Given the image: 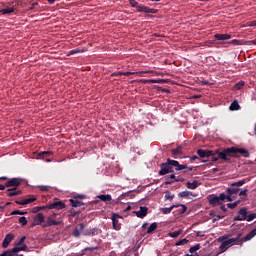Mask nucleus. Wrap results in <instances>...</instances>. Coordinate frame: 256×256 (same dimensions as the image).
I'll return each instance as SVG.
<instances>
[{"instance_id":"bf43d9fd","label":"nucleus","mask_w":256,"mask_h":256,"mask_svg":"<svg viewBox=\"0 0 256 256\" xmlns=\"http://www.w3.org/2000/svg\"><path fill=\"white\" fill-rule=\"evenodd\" d=\"M234 221H245V220H244V218L241 217V216H236V217L234 218Z\"/></svg>"},{"instance_id":"9d476101","label":"nucleus","mask_w":256,"mask_h":256,"mask_svg":"<svg viewBox=\"0 0 256 256\" xmlns=\"http://www.w3.org/2000/svg\"><path fill=\"white\" fill-rule=\"evenodd\" d=\"M15 239V236L11 233L7 234L2 242L3 249H7L11 242Z\"/></svg>"},{"instance_id":"4be33fe9","label":"nucleus","mask_w":256,"mask_h":256,"mask_svg":"<svg viewBox=\"0 0 256 256\" xmlns=\"http://www.w3.org/2000/svg\"><path fill=\"white\" fill-rule=\"evenodd\" d=\"M0 256H19V254H17L15 248H12L5 250Z\"/></svg>"},{"instance_id":"338daca9","label":"nucleus","mask_w":256,"mask_h":256,"mask_svg":"<svg viewBox=\"0 0 256 256\" xmlns=\"http://www.w3.org/2000/svg\"><path fill=\"white\" fill-rule=\"evenodd\" d=\"M128 211H131V206H127L125 209H124V212L127 213Z\"/></svg>"},{"instance_id":"c03bdc74","label":"nucleus","mask_w":256,"mask_h":256,"mask_svg":"<svg viewBox=\"0 0 256 256\" xmlns=\"http://www.w3.org/2000/svg\"><path fill=\"white\" fill-rule=\"evenodd\" d=\"M253 219H256V213L247 214L245 221H253Z\"/></svg>"},{"instance_id":"49530a36","label":"nucleus","mask_w":256,"mask_h":256,"mask_svg":"<svg viewBox=\"0 0 256 256\" xmlns=\"http://www.w3.org/2000/svg\"><path fill=\"white\" fill-rule=\"evenodd\" d=\"M247 191H249V189H247V188H245L244 190H240V191L238 192V195H239L240 197H247Z\"/></svg>"},{"instance_id":"7c9ffc66","label":"nucleus","mask_w":256,"mask_h":256,"mask_svg":"<svg viewBox=\"0 0 256 256\" xmlns=\"http://www.w3.org/2000/svg\"><path fill=\"white\" fill-rule=\"evenodd\" d=\"M175 207H177V205H172L170 206L169 208H162L161 212L164 214V215H169V213H171L173 211V209H175Z\"/></svg>"},{"instance_id":"052dcab7","label":"nucleus","mask_w":256,"mask_h":256,"mask_svg":"<svg viewBox=\"0 0 256 256\" xmlns=\"http://www.w3.org/2000/svg\"><path fill=\"white\" fill-rule=\"evenodd\" d=\"M231 45H239V40H232L229 42Z\"/></svg>"},{"instance_id":"412c9836","label":"nucleus","mask_w":256,"mask_h":256,"mask_svg":"<svg viewBox=\"0 0 256 256\" xmlns=\"http://www.w3.org/2000/svg\"><path fill=\"white\" fill-rule=\"evenodd\" d=\"M177 181H181L180 179H177V177L175 176V174H171L169 177L166 178V185H173V183L177 182Z\"/></svg>"},{"instance_id":"a18cd8bd","label":"nucleus","mask_w":256,"mask_h":256,"mask_svg":"<svg viewBox=\"0 0 256 256\" xmlns=\"http://www.w3.org/2000/svg\"><path fill=\"white\" fill-rule=\"evenodd\" d=\"M245 86V82L244 81H240L238 83L235 84V89L239 90L241 88H243Z\"/></svg>"},{"instance_id":"7ed1b4c3","label":"nucleus","mask_w":256,"mask_h":256,"mask_svg":"<svg viewBox=\"0 0 256 256\" xmlns=\"http://www.w3.org/2000/svg\"><path fill=\"white\" fill-rule=\"evenodd\" d=\"M245 183H247V180L245 179H242L238 182L230 183V187L226 189V193H225L226 201H235V199H237L239 195V191H241V188L239 187H243Z\"/></svg>"},{"instance_id":"a211bd4d","label":"nucleus","mask_w":256,"mask_h":256,"mask_svg":"<svg viewBox=\"0 0 256 256\" xmlns=\"http://www.w3.org/2000/svg\"><path fill=\"white\" fill-rule=\"evenodd\" d=\"M255 235H256V228L250 231L244 238H241L242 243L251 241L253 237H255Z\"/></svg>"},{"instance_id":"e2e57ef3","label":"nucleus","mask_w":256,"mask_h":256,"mask_svg":"<svg viewBox=\"0 0 256 256\" xmlns=\"http://www.w3.org/2000/svg\"><path fill=\"white\" fill-rule=\"evenodd\" d=\"M120 73H122V72H114V73H112V77H119L120 75H123Z\"/></svg>"},{"instance_id":"1a4fd4ad","label":"nucleus","mask_w":256,"mask_h":256,"mask_svg":"<svg viewBox=\"0 0 256 256\" xmlns=\"http://www.w3.org/2000/svg\"><path fill=\"white\" fill-rule=\"evenodd\" d=\"M48 209H57V210H61V209H65L66 205L65 202L63 201H54L50 204L47 205Z\"/></svg>"},{"instance_id":"9b49d317","label":"nucleus","mask_w":256,"mask_h":256,"mask_svg":"<svg viewBox=\"0 0 256 256\" xmlns=\"http://www.w3.org/2000/svg\"><path fill=\"white\" fill-rule=\"evenodd\" d=\"M23 191L17 188H8L6 190V197H17V195H22Z\"/></svg>"},{"instance_id":"ea45409f","label":"nucleus","mask_w":256,"mask_h":256,"mask_svg":"<svg viewBox=\"0 0 256 256\" xmlns=\"http://www.w3.org/2000/svg\"><path fill=\"white\" fill-rule=\"evenodd\" d=\"M201 249V244H196L189 249V253H195V251H199Z\"/></svg>"},{"instance_id":"774afa93","label":"nucleus","mask_w":256,"mask_h":256,"mask_svg":"<svg viewBox=\"0 0 256 256\" xmlns=\"http://www.w3.org/2000/svg\"><path fill=\"white\" fill-rule=\"evenodd\" d=\"M201 83H202V85H209V81H207V80H202Z\"/></svg>"},{"instance_id":"c85d7f7f","label":"nucleus","mask_w":256,"mask_h":256,"mask_svg":"<svg viewBox=\"0 0 256 256\" xmlns=\"http://www.w3.org/2000/svg\"><path fill=\"white\" fill-rule=\"evenodd\" d=\"M178 197H181L182 199H184L185 197H193V192L189 191V190H185L182 191L178 194Z\"/></svg>"},{"instance_id":"a19ab883","label":"nucleus","mask_w":256,"mask_h":256,"mask_svg":"<svg viewBox=\"0 0 256 256\" xmlns=\"http://www.w3.org/2000/svg\"><path fill=\"white\" fill-rule=\"evenodd\" d=\"M77 53H83V50H81V49H79V48L70 50V51L68 52V56H69V55H77Z\"/></svg>"},{"instance_id":"f03ea898","label":"nucleus","mask_w":256,"mask_h":256,"mask_svg":"<svg viewBox=\"0 0 256 256\" xmlns=\"http://www.w3.org/2000/svg\"><path fill=\"white\" fill-rule=\"evenodd\" d=\"M243 234L239 233L236 238H231V235L226 234L218 238V242L221 243L219 246L220 253H225L229 247L233 245H243V240H241Z\"/></svg>"},{"instance_id":"0eeeda50","label":"nucleus","mask_w":256,"mask_h":256,"mask_svg":"<svg viewBox=\"0 0 256 256\" xmlns=\"http://www.w3.org/2000/svg\"><path fill=\"white\" fill-rule=\"evenodd\" d=\"M21 183H23L21 178H10L5 182V187L7 189H17V187H21Z\"/></svg>"},{"instance_id":"f8f14e48","label":"nucleus","mask_w":256,"mask_h":256,"mask_svg":"<svg viewBox=\"0 0 256 256\" xmlns=\"http://www.w3.org/2000/svg\"><path fill=\"white\" fill-rule=\"evenodd\" d=\"M197 155H199L201 159H205V157H212V155H215V153L213 152V150L198 149Z\"/></svg>"},{"instance_id":"69168bd1","label":"nucleus","mask_w":256,"mask_h":256,"mask_svg":"<svg viewBox=\"0 0 256 256\" xmlns=\"http://www.w3.org/2000/svg\"><path fill=\"white\" fill-rule=\"evenodd\" d=\"M9 179L7 176L0 177V181H9Z\"/></svg>"},{"instance_id":"5fc2aeb1","label":"nucleus","mask_w":256,"mask_h":256,"mask_svg":"<svg viewBox=\"0 0 256 256\" xmlns=\"http://www.w3.org/2000/svg\"><path fill=\"white\" fill-rule=\"evenodd\" d=\"M25 239H27V237L22 236V237L20 238L19 242L17 243V245H23V244H25Z\"/></svg>"},{"instance_id":"79ce46f5","label":"nucleus","mask_w":256,"mask_h":256,"mask_svg":"<svg viewBox=\"0 0 256 256\" xmlns=\"http://www.w3.org/2000/svg\"><path fill=\"white\" fill-rule=\"evenodd\" d=\"M187 243H189V240H187V239H181V240H179V241H177L176 242V247H179V246H181V245H187Z\"/></svg>"},{"instance_id":"dca6fc26","label":"nucleus","mask_w":256,"mask_h":256,"mask_svg":"<svg viewBox=\"0 0 256 256\" xmlns=\"http://www.w3.org/2000/svg\"><path fill=\"white\" fill-rule=\"evenodd\" d=\"M61 223H63V221H55L51 217H48L47 221L44 224H42V227H53L61 225Z\"/></svg>"},{"instance_id":"5701e85b","label":"nucleus","mask_w":256,"mask_h":256,"mask_svg":"<svg viewBox=\"0 0 256 256\" xmlns=\"http://www.w3.org/2000/svg\"><path fill=\"white\" fill-rule=\"evenodd\" d=\"M181 153H183V148L181 146L171 150V154L174 159H177V155H181Z\"/></svg>"},{"instance_id":"393cba45","label":"nucleus","mask_w":256,"mask_h":256,"mask_svg":"<svg viewBox=\"0 0 256 256\" xmlns=\"http://www.w3.org/2000/svg\"><path fill=\"white\" fill-rule=\"evenodd\" d=\"M15 11H17V8H4L0 10V13L2 15H11V13H15Z\"/></svg>"},{"instance_id":"6e6d98bb","label":"nucleus","mask_w":256,"mask_h":256,"mask_svg":"<svg viewBox=\"0 0 256 256\" xmlns=\"http://www.w3.org/2000/svg\"><path fill=\"white\" fill-rule=\"evenodd\" d=\"M72 235H73L74 237H79V235H81V232L78 231V230H76V228H75L74 231L72 232Z\"/></svg>"},{"instance_id":"4d7b16f0","label":"nucleus","mask_w":256,"mask_h":256,"mask_svg":"<svg viewBox=\"0 0 256 256\" xmlns=\"http://www.w3.org/2000/svg\"><path fill=\"white\" fill-rule=\"evenodd\" d=\"M120 75H124L125 77H129V75H135V72H122Z\"/></svg>"},{"instance_id":"f257e3e1","label":"nucleus","mask_w":256,"mask_h":256,"mask_svg":"<svg viewBox=\"0 0 256 256\" xmlns=\"http://www.w3.org/2000/svg\"><path fill=\"white\" fill-rule=\"evenodd\" d=\"M239 155L245 158H249L250 156L249 151L245 148L230 147L224 148L221 153H219V158L229 163L231 161L229 157H239Z\"/></svg>"},{"instance_id":"c756f323","label":"nucleus","mask_w":256,"mask_h":256,"mask_svg":"<svg viewBox=\"0 0 256 256\" xmlns=\"http://www.w3.org/2000/svg\"><path fill=\"white\" fill-rule=\"evenodd\" d=\"M176 207H179L178 211V215H183V213H185V211H187V207L185 206V204H176Z\"/></svg>"},{"instance_id":"0e129e2a","label":"nucleus","mask_w":256,"mask_h":256,"mask_svg":"<svg viewBox=\"0 0 256 256\" xmlns=\"http://www.w3.org/2000/svg\"><path fill=\"white\" fill-rule=\"evenodd\" d=\"M74 199H85V195L83 194L77 195Z\"/></svg>"},{"instance_id":"2f4dec72","label":"nucleus","mask_w":256,"mask_h":256,"mask_svg":"<svg viewBox=\"0 0 256 256\" xmlns=\"http://www.w3.org/2000/svg\"><path fill=\"white\" fill-rule=\"evenodd\" d=\"M178 165H174L175 171H183V169H189V167L187 166V164H179V161H177Z\"/></svg>"},{"instance_id":"3c124183","label":"nucleus","mask_w":256,"mask_h":256,"mask_svg":"<svg viewBox=\"0 0 256 256\" xmlns=\"http://www.w3.org/2000/svg\"><path fill=\"white\" fill-rule=\"evenodd\" d=\"M175 195L171 194V192H166L165 194V198L166 199H170V201H172V199H174Z\"/></svg>"},{"instance_id":"603ef678","label":"nucleus","mask_w":256,"mask_h":256,"mask_svg":"<svg viewBox=\"0 0 256 256\" xmlns=\"http://www.w3.org/2000/svg\"><path fill=\"white\" fill-rule=\"evenodd\" d=\"M37 7H39V3L34 2L31 7L29 8V11H33L34 9H37Z\"/></svg>"},{"instance_id":"13d9d810","label":"nucleus","mask_w":256,"mask_h":256,"mask_svg":"<svg viewBox=\"0 0 256 256\" xmlns=\"http://www.w3.org/2000/svg\"><path fill=\"white\" fill-rule=\"evenodd\" d=\"M220 209L221 211H223L224 213H227V207L224 204H220Z\"/></svg>"},{"instance_id":"c9c22d12","label":"nucleus","mask_w":256,"mask_h":256,"mask_svg":"<svg viewBox=\"0 0 256 256\" xmlns=\"http://www.w3.org/2000/svg\"><path fill=\"white\" fill-rule=\"evenodd\" d=\"M143 83H165L164 79H149V80H142Z\"/></svg>"},{"instance_id":"f704fd0d","label":"nucleus","mask_w":256,"mask_h":256,"mask_svg":"<svg viewBox=\"0 0 256 256\" xmlns=\"http://www.w3.org/2000/svg\"><path fill=\"white\" fill-rule=\"evenodd\" d=\"M181 233H183V230H178V231L170 232L168 234V236L172 237L173 239H177V237H179V235H181Z\"/></svg>"},{"instance_id":"cd10ccee","label":"nucleus","mask_w":256,"mask_h":256,"mask_svg":"<svg viewBox=\"0 0 256 256\" xmlns=\"http://www.w3.org/2000/svg\"><path fill=\"white\" fill-rule=\"evenodd\" d=\"M53 155V151H43L38 153V159H45V157H51Z\"/></svg>"},{"instance_id":"bb28decb","label":"nucleus","mask_w":256,"mask_h":256,"mask_svg":"<svg viewBox=\"0 0 256 256\" xmlns=\"http://www.w3.org/2000/svg\"><path fill=\"white\" fill-rule=\"evenodd\" d=\"M70 205L72 207H82V205H85V203H83V202L77 200L76 198H74V199H70Z\"/></svg>"},{"instance_id":"b1692460","label":"nucleus","mask_w":256,"mask_h":256,"mask_svg":"<svg viewBox=\"0 0 256 256\" xmlns=\"http://www.w3.org/2000/svg\"><path fill=\"white\" fill-rule=\"evenodd\" d=\"M158 224L157 222H153L147 229L146 233L148 235H152V233H155V231L157 230Z\"/></svg>"},{"instance_id":"f3484780","label":"nucleus","mask_w":256,"mask_h":256,"mask_svg":"<svg viewBox=\"0 0 256 256\" xmlns=\"http://www.w3.org/2000/svg\"><path fill=\"white\" fill-rule=\"evenodd\" d=\"M231 37H233L231 34H215L214 38L217 41H229V39H231Z\"/></svg>"},{"instance_id":"09e8293b","label":"nucleus","mask_w":256,"mask_h":256,"mask_svg":"<svg viewBox=\"0 0 256 256\" xmlns=\"http://www.w3.org/2000/svg\"><path fill=\"white\" fill-rule=\"evenodd\" d=\"M19 223H21L23 226L27 225V218L25 216L20 217Z\"/></svg>"},{"instance_id":"6ab92c4d","label":"nucleus","mask_w":256,"mask_h":256,"mask_svg":"<svg viewBox=\"0 0 256 256\" xmlns=\"http://www.w3.org/2000/svg\"><path fill=\"white\" fill-rule=\"evenodd\" d=\"M100 201H103L104 203H111L113 201V197H111V194H100L97 196Z\"/></svg>"},{"instance_id":"aec40b11","label":"nucleus","mask_w":256,"mask_h":256,"mask_svg":"<svg viewBox=\"0 0 256 256\" xmlns=\"http://www.w3.org/2000/svg\"><path fill=\"white\" fill-rule=\"evenodd\" d=\"M199 185H201V182H199L197 180H194L193 182L186 183L187 189H192V190L197 189V187H199Z\"/></svg>"},{"instance_id":"72a5a7b5","label":"nucleus","mask_w":256,"mask_h":256,"mask_svg":"<svg viewBox=\"0 0 256 256\" xmlns=\"http://www.w3.org/2000/svg\"><path fill=\"white\" fill-rule=\"evenodd\" d=\"M14 251H16L17 253H19V251H27V246L26 244L17 245L16 247H14Z\"/></svg>"},{"instance_id":"8fccbe9b","label":"nucleus","mask_w":256,"mask_h":256,"mask_svg":"<svg viewBox=\"0 0 256 256\" xmlns=\"http://www.w3.org/2000/svg\"><path fill=\"white\" fill-rule=\"evenodd\" d=\"M38 189H40V191H49V189H51L50 186H45V185H40L38 186Z\"/></svg>"},{"instance_id":"6e6552de","label":"nucleus","mask_w":256,"mask_h":256,"mask_svg":"<svg viewBox=\"0 0 256 256\" xmlns=\"http://www.w3.org/2000/svg\"><path fill=\"white\" fill-rule=\"evenodd\" d=\"M43 224H45V215H43V213H38L34 217L31 227H37V225H43Z\"/></svg>"},{"instance_id":"680f3d73","label":"nucleus","mask_w":256,"mask_h":256,"mask_svg":"<svg viewBox=\"0 0 256 256\" xmlns=\"http://www.w3.org/2000/svg\"><path fill=\"white\" fill-rule=\"evenodd\" d=\"M5 189H7V186H5V183L0 184V191H5Z\"/></svg>"},{"instance_id":"20e7f679","label":"nucleus","mask_w":256,"mask_h":256,"mask_svg":"<svg viewBox=\"0 0 256 256\" xmlns=\"http://www.w3.org/2000/svg\"><path fill=\"white\" fill-rule=\"evenodd\" d=\"M177 164L176 160H171V158H168L165 163L160 164V171L159 175H167L169 173H175V170H173V167H175Z\"/></svg>"},{"instance_id":"2eb2a0df","label":"nucleus","mask_w":256,"mask_h":256,"mask_svg":"<svg viewBox=\"0 0 256 256\" xmlns=\"http://www.w3.org/2000/svg\"><path fill=\"white\" fill-rule=\"evenodd\" d=\"M121 216H119L118 214H113L112 217V225H113V229H115V231H120L121 229V223H119V218Z\"/></svg>"},{"instance_id":"39448f33","label":"nucleus","mask_w":256,"mask_h":256,"mask_svg":"<svg viewBox=\"0 0 256 256\" xmlns=\"http://www.w3.org/2000/svg\"><path fill=\"white\" fill-rule=\"evenodd\" d=\"M128 1L131 7H134V9H136L138 13H151L152 15L159 13V10L157 9L149 8L148 6H145V5H140L139 2H137V0H128Z\"/></svg>"},{"instance_id":"de8ad7c7","label":"nucleus","mask_w":256,"mask_h":256,"mask_svg":"<svg viewBox=\"0 0 256 256\" xmlns=\"http://www.w3.org/2000/svg\"><path fill=\"white\" fill-rule=\"evenodd\" d=\"M11 215H27V212H23L21 210H14L11 212Z\"/></svg>"},{"instance_id":"864d4df0","label":"nucleus","mask_w":256,"mask_h":256,"mask_svg":"<svg viewBox=\"0 0 256 256\" xmlns=\"http://www.w3.org/2000/svg\"><path fill=\"white\" fill-rule=\"evenodd\" d=\"M247 27H256V20L247 22Z\"/></svg>"},{"instance_id":"423d86ee","label":"nucleus","mask_w":256,"mask_h":256,"mask_svg":"<svg viewBox=\"0 0 256 256\" xmlns=\"http://www.w3.org/2000/svg\"><path fill=\"white\" fill-rule=\"evenodd\" d=\"M225 201H227L225 198V192L220 193L219 196L216 194H211L208 196V202L211 207H218L219 205H223Z\"/></svg>"},{"instance_id":"473e14b6","label":"nucleus","mask_w":256,"mask_h":256,"mask_svg":"<svg viewBox=\"0 0 256 256\" xmlns=\"http://www.w3.org/2000/svg\"><path fill=\"white\" fill-rule=\"evenodd\" d=\"M45 209H49L47 205L45 206H36L32 209V213H39V211H45Z\"/></svg>"},{"instance_id":"58836bf2","label":"nucleus","mask_w":256,"mask_h":256,"mask_svg":"<svg viewBox=\"0 0 256 256\" xmlns=\"http://www.w3.org/2000/svg\"><path fill=\"white\" fill-rule=\"evenodd\" d=\"M239 203H241V199H239L233 203H228L227 207H228V209H235V207H237V205H239Z\"/></svg>"},{"instance_id":"4468645a","label":"nucleus","mask_w":256,"mask_h":256,"mask_svg":"<svg viewBox=\"0 0 256 256\" xmlns=\"http://www.w3.org/2000/svg\"><path fill=\"white\" fill-rule=\"evenodd\" d=\"M35 201H37V198H35V196L30 195L29 198L23 199L21 201L16 200L15 204L16 205H29V203H33Z\"/></svg>"},{"instance_id":"ddd939ff","label":"nucleus","mask_w":256,"mask_h":256,"mask_svg":"<svg viewBox=\"0 0 256 256\" xmlns=\"http://www.w3.org/2000/svg\"><path fill=\"white\" fill-rule=\"evenodd\" d=\"M148 211H149V208H147L146 206H141L139 211H134L133 213H135L136 217H138L139 219H143L147 217Z\"/></svg>"},{"instance_id":"4c0bfd02","label":"nucleus","mask_w":256,"mask_h":256,"mask_svg":"<svg viewBox=\"0 0 256 256\" xmlns=\"http://www.w3.org/2000/svg\"><path fill=\"white\" fill-rule=\"evenodd\" d=\"M238 213L244 218V221L247 219V215H248L247 208H241L238 211Z\"/></svg>"},{"instance_id":"a878e982","label":"nucleus","mask_w":256,"mask_h":256,"mask_svg":"<svg viewBox=\"0 0 256 256\" xmlns=\"http://www.w3.org/2000/svg\"><path fill=\"white\" fill-rule=\"evenodd\" d=\"M230 111H239L241 109V106L239 105V102L237 100H234L229 107Z\"/></svg>"},{"instance_id":"37998d69","label":"nucleus","mask_w":256,"mask_h":256,"mask_svg":"<svg viewBox=\"0 0 256 256\" xmlns=\"http://www.w3.org/2000/svg\"><path fill=\"white\" fill-rule=\"evenodd\" d=\"M213 153H215V155H218V157L215 156V155L210 156L211 157V161L216 162V161H219V159H222V158L219 157V153H221V152H219V151H215L214 152L213 151Z\"/></svg>"},{"instance_id":"e433bc0d","label":"nucleus","mask_w":256,"mask_h":256,"mask_svg":"<svg viewBox=\"0 0 256 256\" xmlns=\"http://www.w3.org/2000/svg\"><path fill=\"white\" fill-rule=\"evenodd\" d=\"M75 229L77 231H79L80 233H83V235H89V232H83V229H85V225L83 223H81L78 226H76Z\"/></svg>"}]
</instances>
